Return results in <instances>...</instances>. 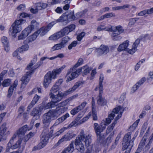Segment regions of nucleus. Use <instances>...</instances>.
Segmentation results:
<instances>
[{
    "mask_svg": "<svg viewBox=\"0 0 153 153\" xmlns=\"http://www.w3.org/2000/svg\"><path fill=\"white\" fill-rule=\"evenodd\" d=\"M114 27H113L111 26H109L106 27V31H111L113 33L115 30H114Z\"/></svg>",
    "mask_w": 153,
    "mask_h": 153,
    "instance_id": "obj_61",
    "label": "nucleus"
},
{
    "mask_svg": "<svg viewBox=\"0 0 153 153\" xmlns=\"http://www.w3.org/2000/svg\"><path fill=\"white\" fill-rule=\"evenodd\" d=\"M61 37L59 32L56 33L50 36L49 39L51 40H56Z\"/></svg>",
    "mask_w": 153,
    "mask_h": 153,
    "instance_id": "obj_31",
    "label": "nucleus"
},
{
    "mask_svg": "<svg viewBox=\"0 0 153 153\" xmlns=\"http://www.w3.org/2000/svg\"><path fill=\"white\" fill-rule=\"evenodd\" d=\"M22 141V139L20 138L15 144H13V143H8L6 149V152H8L10 151V149H13L18 147L21 144Z\"/></svg>",
    "mask_w": 153,
    "mask_h": 153,
    "instance_id": "obj_18",
    "label": "nucleus"
},
{
    "mask_svg": "<svg viewBox=\"0 0 153 153\" xmlns=\"http://www.w3.org/2000/svg\"><path fill=\"white\" fill-rule=\"evenodd\" d=\"M33 29V27L29 26L24 30L22 31L27 36L30 33Z\"/></svg>",
    "mask_w": 153,
    "mask_h": 153,
    "instance_id": "obj_38",
    "label": "nucleus"
},
{
    "mask_svg": "<svg viewBox=\"0 0 153 153\" xmlns=\"http://www.w3.org/2000/svg\"><path fill=\"white\" fill-rule=\"evenodd\" d=\"M81 72L80 69H76V68L72 67L68 70L67 76H68L71 74L70 76H68L67 78L66 81L69 82L77 77L79 75L80 72Z\"/></svg>",
    "mask_w": 153,
    "mask_h": 153,
    "instance_id": "obj_10",
    "label": "nucleus"
},
{
    "mask_svg": "<svg viewBox=\"0 0 153 153\" xmlns=\"http://www.w3.org/2000/svg\"><path fill=\"white\" fill-rule=\"evenodd\" d=\"M27 36L26 34L23 33L22 31V33L18 37V39L19 40L23 39Z\"/></svg>",
    "mask_w": 153,
    "mask_h": 153,
    "instance_id": "obj_55",
    "label": "nucleus"
},
{
    "mask_svg": "<svg viewBox=\"0 0 153 153\" xmlns=\"http://www.w3.org/2000/svg\"><path fill=\"white\" fill-rule=\"evenodd\" d=\"M146 80V78L143 77L138 82L134 85L133 88L132 90L133 92L136 91L138 88Z\"/></svg>",
    "mask_w": 153,
    "mask_h": 153,
    "instance_id": "obj_28",
    "label": "nucleus"
},
{
    "mask_svg": "<svg viewBox=\"0 0 153 153\" xmlns=\"http://www.w3.org/2000/svg\"><path fill=\"white\" fill-rule=\"evenodd\" d=\"M25 22V20L23 19H20L15 21L12 25L13 30L12 33L14 34L13 35L20 32L22 30L21 25Z\"/></svg>",
    "mask_w": 153,
    "mask_h": 153,
    "instance_id": "obj_9",
    "label": "nucleus"
},
{
    "mask_svg": "<svg viewBox=\"0 0 153 153\" xmlns=\"http://www.w3.org/2000/svg\"><path fill=\"white\" fill-rule=\"evenodd\" d=\"M28 48L29 46L28 45H25L19 48L18 49V51L20 53H21L23 51L27 50H28Z\"/></svg>",
    "mask_w": 153,
    "mask_h": 153,
    "instance_id": "obj_43",
    "label": "nucleus"
},
{
    "mask_svg": "<svg viewBox=\"0 0 153 153\" xmlns=\"http://www.w3.org/2000/svg\"><path fill=\"white\" fill-rule=\"evenodd\" d=\"M68 109L67 107H61L49 110L47 113L52 120L56 119Z\"/></svg>",
    "mask_w": 153,
    "mask_h": 153,
    "instance_id": "obj_6",
    "label": "nucleus"
},
{
    "mask_svg": "<svg viewBox=\"0 0 153 153\" xmlns=\"http://www.w3.org/2000/svg\"><path fill=\"white\" fill-rule=\"evenodd\" d=\"M17 136H18L16 132L13 135L8 143H13L14 140L16 139Z\"/></svg>",
    "mask_w": 153,
    "mask_h": 153,
    "instance_id": "obj_63",
    "label": "nucleus"
},
{
    "mask_svg": "<svg viewBox=\"0 0 153 153\" xmlns=\"http://www.w3.org/2000/svg\"><path fill=\"white\" fill-rule=\"evenodd\" d=\"M145 61V60L142 59L140 61L136 64L135 67V70L137 71L140 67V65Z\"/></svg>",
    "mask_w": 153,
    "mask_h": 153,
    "instance_id": "obj_50",
    "label": "nucleus"
},
{
    "mask_svg": "<svg viewBox=\"0 0 153 153\" xmlns=\"http://www.w3.org/2000/svg\"><path fill=\"white\" fill-rule=\"evenodd\" d=\"M7 128L5 123L3 124L0 127V142L2 140L6 139L5 133Z\"/></svg>",
    "mask_w": 153,
    "mask_h": 153,
    "instance_id": "obj_20",
    "label": "nucleus"
},
{
    "mask_svg": "<svg viewBox=\"0 0 153 153\" xmlns=\"http://www.w3.org/2000/svg\"><path fill=\"white\" fill-rule=\"evenodd\" d=\"M63 48H64V46H63L60 43L59 44H56L54 45L51 49V51H53L55 50L61 49Z\"/></svg>",
    "mask_w": 153,
    "mask_h": 153,
    "instance_id": "obj_36",
    "label": "nucleus"
},
{
    "mask_svg": "<svg viewBox=\"0 0 153 153\" xmlns=\"http://www.w3.org/2000/svg\"><path fill=\"white\" fill-rule=\"evenodd\" d=\"M153 140V133L151 135V136L149 137V140H148L149 142H148V143L146 146L145 147V148L146 150H147L149 149L150 147L151 146V144Z\"/></svg>",
    "mask_w": 153,
    "mask_h": 153,
    "instance_id": "obj_35",
    "label": "nucleus"
},
{
    "mask_svg": "<svg viewBox=\"0 0 153 153\" xmlns=\"http://www.w3.org/2000/svg\"><path fill=\"white\" fill-rule=\"evenodd\" d=\"M52 120L47 113H45L43 115L42 122L44 127H47L49 126Z\"/></svg>",
    "mask_w": 153,
    "mask_h": 153,
    "instance_id": "obj_17",
    "label": "nucleus"
},
{
    "mask_svg": "<svg viewBox=\"0 0 153 153\" xmlns=\"http://www.w3.org/2000/svg\"><path fill=\"white\" fill-rule=\"evenodd\" d=\"M121 108V107L119 106L113 109L112 112L109 114L107 118H106V125L111 123V120L113 119L115 116V114H117Z\"/></svg>",
    "mask_w": 153,
    "mask_h": 153,
    "instance_id": "obj_14",
    "label": "nucleus"
},
{
    "mask_svg": "<svg viewBox=\"0 0 153 153\" xmlns=\"http://www.w3.org/2000/svg\"><path fill=\"white\" fill-rule=\"evenodd\" d=\"M64 56L63 54L60 53V54H58V55H57V56H56L52 57L51 58H48V59H49L50 60H53V59H54L57 57L62 58L64 57Z\"/></svg>",
    "mask_w": 153,
    "mask_h": 153,
    "instance_id": "obj_59",
    "label": "nucleus"
},
{
    "mask_svg": "<svg viewBox=\"0 0 153 153\" xmlns=\"http://www.w3.org/2000/svg\"><path fill=\"white\" fill-rule=\"evenodd\" d=\"M40 98V97L39 96L36 94L34 96L32 101L36 104Z\"/></svg>",
    "mask_w": 153,
    "mask_h": 153,
    "instance_id": "obj_54",
    "label": "nucleus"
},
{
    "mask_svg": "<svg viewBox=\"0 0 153 153\" xmlns=\"http://www.w3.org/2000/svg\"><path fill=\"white\" fill-rule=\"evenodd\" d=\"M104 77L103 75L101 74L100 75V77L99 79V85L98 86H97L95 89V91H97L99 89L100 91H103V85H102V82L104 79Z\"/></svg>",
    "mask_w": 153,
    "mask_h": 153,
    "instance_id": "obj_27",
    "label": "nucleus"
},
{
    "mask_svg": "<svg viewBox=\"0 0 153 153\" xmlns=\"http://www.w3.org/2000/svg\"><path fill=\"white\" fill-rule=\"evenodd\" d=\"M94 128L97 136L98 143L102 146L104 147L105 144V135L104 133H101L105 128V121L103 120L100 125L97 123H94Z\"/></svg>",
    "mask_w": 153,
    "mask_h": 153,
    "instance_id": "obj_2",
    "label": "nucleus"
},
{
    "mask_svg": "<svg viewBox=\"0 0 153 153\" xmlns=\"http://www.w3.org/2000/svg\"><path fill=\"white\" fill-rule=\"evenodd\" d=\"M120 34L117 33L116 30L111 35V38L113 40L115 41H120L122 37L120 36Z\"/></svg>",
    "mask_w": 153,
    "mask_h": 153,
    "instance_id": "obj_30",
    "label": "nucleus"
},
{
    "mask_svg": "<svg viewBox=\"0 0 153 153\" xmlns=\"http://www.w3.org/2000/svg\"><path fill=\"white\" fill-rule=\"evenodd\" d=\"M75 136L71 132H69L64 135L62 138L59 139L58 142L55 145L54 147H56L58 146L61 143L64 141H69L71 139Z\"/></svg>",
    "mask_w": 153,
    "mask_h": 153,
    "instance_id": "obj_11",
    "label": "nucleus"
},
{
    "mask_svg": "<svg viewBox=\"0 0 153 153\" xmlns=\"http://www.w3.org/2000/svg\"><path fill=\"white\" fill-rule=\"evenodd\" d=\"M31 129L29 128L27 126L25 125L19 128L16 132L19 137H21L25 135L27 131H29Z\"/></svg>",
    "mask_w": 153,
    "mask_h": 153,
    "instance_id": "obj_21",
    "label": "nucleus"
},
{
    "mask_svg": "<svg viewBox=\"0 0 153 153\" xmlns=\"http://www.w3.org/2000/svg\"><path fill=\"white\" fill-rule=\"evenodd\" d=\"M79 69L81 70V71L82 72L83 75H85L90 71L91 68V67H89L88 65H86Z\"/></svg>",
    "mask_w": 153,
    "mask_h": 153,
    "instance_id": "obj_29",
    "label": "nucleus"
},
{
    "mask_svg": "<svg viewBox=\"0 0 153 153\" xmlns=\"http://www.w3.org/2000/svg\"><path fill=\"white\" fill-rule=\"evenodd\" d=\"M65 67V65H63L58 69L53 70L52 71H48L44 77L43 82L44 86L45 88L48 87L49 84L51 82L52 79H55L56 77V75L60 74Z\"/></svg>",
    "mask_w": 153,
    "mask_h": 153,
    "instance_id": "obj_3",
    "label": "nucleus"
},
{
    "mask_svg": "<svg viewBox=\"0 0 153 153\" xmlns=\"http://www.w3.org/2000/svg\"><path fill=\"white\" fill-rule=\"evenodd\" d=\"M11 80L10 79H4L2 85L4 87H7L10 85V84Z\"/></svg>",
    "mask_w": 153,
    "mask_h": 153,
    "instance_id": "obj_46",
    "label": "nucleus"
},
{
    "mask_svg": "<svg viewBox=\"0 0 153 153\" xmlns=\"http://www.w3.org/2000/svg\"><path fill=\"white\" fill-rule=\"evenodd\" d=\"M66 16L67 20L69 21H71L76 19L75 16L74 15L73 12H71Z\"/></svg>",
    "mask_w": 153,
    "mask_h": 153,
    "instance_id": "obj_37",
    "label": "nucleus"
},
{
    "mask_svg": "<svg viewBox=\"0 0 153 153\" xmlns=\"http://www.w3.org/2000/svg\"><path fill=\"white\" fill-rule=\"evenodd\" d=\"M69 117V114L68 113H67L65 115H63L61 117L57 119L52 127H53L54 126H55L60 123L63 122L67 118Z\"/></svg>",
    "mask_w": 153,
    "mask_h": 153,
    "instance_id": "obj_23",
    "label": "nucleus"
},
{
    "mask_svg": "<svg viewBox=\"0 0 153 153\" xmlns=\"http://www.w3.org/2000/svg\"><path fill=\"white\" fill-rule=\"evenodd\" d=\"M105 51V47L104 45H101L100 48L97 50V52L99 55H101L104 53Z\"/></svg>",
    "mask_w": 153,
    "mask_h": 153,
    "instance_id": "obj_42",
    "label": "nucleus"
},
{
    "mask_svg": "<svg viewBox=\"0 0 153 153\" xmlns=\"http://www.w3.org/2000/svg\"><path fill=\"white\" fill-rule=\"evenodd\" d=\"M20 16L23 18H25L27 17H29L30 18H31L32 16L30 14H27L25 13H22L20 14Z\"/></svg>",
    "mask_w": 153,
    "mask_h": 153,
    "instance_id": "obj_58",
    "label": "nucleus"
},
{
    "mask_svg": "<svg viewBox=\"0 0 153 153\" xmlns=\"http://www.w3.org/2000/svg\"><path fill=\"white\" fill-rule=\"evenodd\" d=\"M102 91H99V99L97 100V103L101 106L104 105L105 103V99L102 97L101 94V92Z\"/></svg>",
    "mask_w": 153,
    "mask_h": 153,
    "instance_id": "obj_32",
    "label": "nucleus"
},
{
    "mask_svg": "<svg viewBox=\"0 0 153 153\" xmlns=\"http://www.w3.org/2000/svg\"><path fill=\"white\" fill-rule=\"evenodd\" d=\"M61 37L63 36L68 34L69 32L68 28L66 27L63 29L61 30L59 32Z\"/></svg>",
    "mask_w": 153,
    "mask_h": 153,
    "instance_id": "obj_34",
    "label": "nucleus"
},
{
    "mask_svg": "<svg viewBox=\"0 0 153 153\" xmlns=\"http://www.w3.org/2000/svg\"><path fill=\"white\" fill-rule=\"evenodd\" d=\"M34 41L31 36H30L26 39L24 41L25 44H27Z\"/></svg>",
    "mask_w": 153,
    "mask_h": 153,
    "instance_id": "obj_62",
    "label": "nucleus"
},
{
    "mask_svg": "<svg viewBox=\"0 0 153 153\" xmlns=\"http://www.w3.org/2000/svg\"><path fill=\"white\" fill-rule=\"evenodd\" d=\"M70 40V38L68 36H66L62 38V41L60 43L63 46H64V47H65V45H66Z\"/></svg>",
    "mask_w": 153,
    "mask_h": 153,
    "instance_id": "obj_40",
    "label": "nucleus"
},
{
    "mask_svg": "<svg viewBox=\"0 0 153 153\" xmlns=\"http://www.w3.org/2000/svg\"><path fill=\"white\" fill-rule=\"evenodd\" d=\"M147 135V134L146 133L145 134L144 136L142 138L140 143V144L142 145L143 146L145 145L146 141L148 139V138L146 136Z\"/></svg>",
    "mask_w": 153,
    "mask_h": 153,
    "instance_id": "obj_48",
    "label": "nucleus"
},
{
    "mask_svg": "<svg viewBox=\"0 0 153 153\" xmlns=\"http://www.w3.org/2000/svg\"><path fill=\"white\" fill-rule=\"evenodd\" d=\"M18 84V81L17 80H16L14 81L13 84L10 86L8 90V94L7 95V97H10L13 94L14 89L16 88Z\"/></svg>",
    "mask_w": 153,
    "mask_h": 153,
    "instance_id": "obj_24",
    "label": "nucleus"
},
{
    "mask_svg": "<svg viewBox=\"0 0 153 153\" xmlns=\"http://www.w3.org/2000/svg\"><path fill=\"white\" fill-rule=\"evenodd\" d=\"M115 125V124L113 123L107 128V130L106 131L108 133H109L111 132L113 130V129Z\"/></svg>",
    "mask_w": 153,
    "mask_h": 153,
    "instance_id": "obj_49",
    "label": "nucleus"
},
{
    "mask_svg": "<svg viewBox=\"0 0 153 153\" xmlns=\"http://www.w3.org/2000/svg\"><path fill=\"white\" fill-rule=\"evenodd\" d=\"M85 33L84 32H82L80 34L78 35L77 37V39L78 40L80 41L82 38L85 36Z\"/></svg>",
    "mask_w": 153,
    "mask_h": 153,
    "instance_id": "obj_52",
    "label": "nucleus"
},
{
    "mask_svg": "<svg viewBox=\"0 0 153 153\" xmlns=\"http://www.w3.org/2000/svg\"><path fill=\"white\" fill-rule=\"evenodd\" d=\"M74 142L72 141L69 146L65 148L62 153H72L74 150Z\"/></svg>",
    "mask_w": 153,
    "mask_h": 153,
    "instance_id": "obj_26",
    "label": "nucleus"
},
{
    "mask_svg": "<svg viewBox=\"0 0 153 153\" xmlns=\"http://www.w3.org/2000/svg\"><path fill=\"white\" fill-rule=\"evenodd\" d=\"M67 17L66 16H62L60 17L59 19H57L56 21H55L56 22V23L57 22H64L67 21Z\"/></svg>",
    "mask_w": 153,
    "mask_h": 153,
    "instance_id": "obj_45",
    "label": "nucleus"
},
{
    "mask_svg": "<svg viewBox=\"0 0 153 153\" xmlns=\"http://www.w3.org/2000/svg\"><path fill=\"white\" fill-rule=\"evenodd\" d=\"M41 141L36 147L37 149H40L44 147L48 143L50 137V134L48 131H44L41 134Z\"/></svg>",
    "mask_w": 153,
    "mask_h": 153,
    "instance_id": "obj_8",
    "label": "nucleus"
},
{
    "mask_svg": "<svg viewBox=\"0 0 153 153\" xmlns=\"http://www.w3.org/2000/svg\"><path fill=\"white\" fill-rule=\"evenodd\" d=\"M77 44L76 41H74L72 42L70 45H69L68 48L69 50L71 49L73 47H75Z\"/></svg>",
    "mask_w": 153,
    "mask_h": 153,
    "instance_id": "obj_53",
    "label": "nucleus"
},
{
    "mask_svg": "<svg viewBox=\"0 0 153 153\" xmlns=\"http://www.w3.org/2000/svg\"><path fill=\"white\" fill-rule=\"evenodd\" d=\"M83 141L86 146H90L91 143V134H85L84 131L81 130L79 134L75 140L74 144L76 148L81 153L84 152L85 148L82 142Z\"/></svg>",
    "mask_w": 153,
    "mask_h": 153,
    "instance_id": "obj_1",
    "label": "nucleus"
},
{
    "mask_svg": "<svg viewBox=\"0 0 153 153\" xmlns=\"http://www.w3.org/2000/svg\"><path fill=\"white\" fill-rule=\"evenodd\" d=\"M81 83L79 82H76L75 83L72 88H69L68 90L65 91L66 94L68 95L74 92L76 89L81 85Z\"/></svg>",
    "mask_w": 153,
    "mask_h": 153,
    "instance_id": "obj_25",
    "label": "nucleus"
},
{
    "mask_svg": "<svg viewBox=\"0 0 153 153\" xmlns=\"http://www.w3.org/2000/svg\"><path fill=\"white\" fill-rule=\"evenodd\" d=\"M136 20L135 19L131 18L130 19V21L128 23V25L131 26L133 25L136 22Z\"/></svg>",
    "mask_w": 153,
    "mask_h": 153,
    "instance_id": "obj_64",
    "label": "nucleus"
},
{
    "mask_svg": "<svg viewBox=\"0 0 153 153\" xmlns=\"http://www.w3.org/2000/svg\"><path fill=\"white\" fill-rule=\"evenodd\" d=\"M78 124H77V122L76 121L74 120L67 127V128H71L75 126Z\"/></svg>",
    "mask_w": 153,
    "mask_h": 153,
    "instance_id": "obj_57",
    "label": "nucleus"
},
{
    "mask_svg": "<svg viewBox=\"0 0 153 153\" xmlns=\"http://www.w3.org/2000/svg\"><path fill=\"white\" fill-rule=\"evenodd\" d=\"M122 113L123 112L120 111V113L115 118L113 122L115 124H116L117 123V120L121 117Z\"/></svg>",
    "mask_w": 153,
    "mask_h": 153,
    "instance_id": "obj_56",
    "label": "nucleus"
},
{
    "mask_svg": "<svg viewBox=\"0 0 153 153\" xmlns=\"http://www.w3.org/2000/svg\"><path fill=\"white\" fill-rule=\"evenodd\" d=\"M43 109V107L40 106L39 107L33 108L32 111L30 113V115L33 116V117H36V120L38 119L41 114V111Z\"/></svg>",
    "mask_w": 153,
    "mask_h": 153,
    "instance_id": "obj_15",
    "label": "nucleus"
},
{
    "mask_svg": "<svg viewBox=\"0 0 153 153\" xmlns=\"http://www.w3.org/2000/svg\"><path fill=\"white\" fill-rule=\"evenodd\" d=\"M114 30L116 31L117 33L120 34L124 32L125 31L123 27L120 25L114 27Z\"/></svg>",
    "mask_w": 153,
    "mask_h": 153,
    "instance_id": "obj_33",
    "label": "nucleus"
},
{
    "mask_svg": "<svg viewBox=\"0 0 153 153\" xmlns=\"http://www.w3.org/2000/svg\"><path fill=\"white\" fill-rule=\"evenodd\" d=\"M67 95V94H66L65 91L64 93L58 92V93L56 95L53 94L49 95L50 98L52 99L51 101L45 105L44 106L45 109L54 107L56 106V103L61 101L63 97Z\"/></svg>",
    "mask_w": 153,
    "mask_h": 153,
    "instance_id": "obj_4",
    "label": "nucleus"
},
{
    "mask_svg": "<svg viewBox=\"0 0 153 153\" xmlns=\"http://www.w3.org/2000/svg\"><path fill=\"white\" fill-rule=\"evenodd\" d=\"M56 22L53 21L49 23L47 27H43L40 28L37 31V33L38 34H40L41 36H44L51 29L52 27L54 25Z\"/></svg>",
    "mask_w": 153,
    "mask_h": 153,
    "instance_id": "obj_13",
    "label": "nucleus"
},
{
    "mask_svg": "<svg viewBox=\"0 0 153 153\" xmlns=\"http://www.w3.org/2000/svg\"><path fill=\"white\" fill-rule=\"evenodd\" d=\"M26 71H27L26 69ZM26 71V74L21 78V80L23 83L27 84L29 81L30 75L32 74L33 72L30 70H27Z\"/></svg>",
    "mask_w": 153,
    "mask_h": 153,
    "instance_id": "obj_22",
    "label": "nucleus"
},
{
    "mask_svg": "<svg viewBox=\"0 0 153 153\" xmlns=\"http://www.w3.org/2000/svg\"><path fill=\"white\" fill-rule=\"evenodd\" d=\"M87 10H85L83 11L78 12L75 15L76 19H77L81 17L84 14L87 12Z\"/></svg>",
    "mask_w": 153,
    "mask_h": 153,
    "instance_id": "obj_44",
    "label": "nucleus"
},
{
    "mask_svg": "<svg viewBox=\"0 0 153 153\" xmlns=\"http://www.w3.org/2000/svg\"><path fill=\"white\" fill-rule=\"evenodd\" d=\"M1 42L4 45L9 44V41L7 38L5 36H3L1 38Z\"/></svg>",
    "mask_w": 153,
    "mask_h": 153,
    "instance_id": "obj_51",
    "label": "nucleus"
},
{
    "mask_svg": "<svg viewBox=\"0 0 153 153\" xmlns=\"http://www.w3.org/2000/svg\"><path fill=\"white\" fill-rule=\"evenodd\" d=\"M48 58H48L47 57H42L40 59V61L38 62L35 65L33 66V65L35 64L37 61V56L36 55L35 56H34L33 60L31 61V62L27 66L26 70H30L33 72L34 70L36 69L39 67L40 66L43 64V62L42 61L46 59H48Z\"/></svg>",
    "mask_w": 153,
    "mask_h": 153,
    "instance_id": "obj_7",
    "label": "nucleus"
},
{
    "mask_svg": "<svg viewBox=\"0 0 153 153\" xmlns=\"http://www.w3.org/2000/svg\"><path fill=\"white\" fill-rule=\"evenodd\" d=\"M37 9L39 10L45 8L47 6V4L44 3H39L37 4Z\"/></svg>",
    "mask_w": 153,
    "mask_h": 153,
    "instance_id": "obj_39",
    "label": "nucleus"
},
{
    "mask_svg": "<svg viewBox=\"0 0 153 153\" xmlns=\"http://www.w3.org/2000/svg\"><path fill=\"white\" fill-rule=\"evenodd\" d=\"M83 62V60L82 58H80L79 59L77 62L73 66L75 68H77L79 66L81 65Z\"/></svg>",
    "mask_w": 153,
    "mask_h": 153,
    "instance_id": "obj_47",
    "label": "nucleus"
},
{
    "mask_svg": "<svg viewBox=\"0 0 153 153\" xmlns=\"http://www.w3.org/2000/svg\"><path fill=\"white\" fill-rule=\"evenodd\" d=\"M25 5L24 4H20L17 7L16 9L19 11L23 10H25Z\"/></svg>",
    "mask_w": 153,
    "mask_h": 153,
    "instance_id": "obj_60",
    "label": "nucleus"
},
{
    "mask_svg": "<svg viewBox=\"0 0 153 153\" xmlns=\"http://www.w3.org/2000/svg\"><path fill=\"white\" fill-rule=\"evenodd\" d=\"M133 146L132 142L130 143V144L129 145L126 146V147H124V146H123L122 149L123 150H126L125 153H129L130 150Z\"/></svg>",
    "mask_w": 153,
    "mask_h": 153,
    "instance_id": "obj_41",
    "label": "nucleus"
},
{
    "mask_svg": "<svg viewBox=\"0 0 153 153\" xmlns=\"http://www.w3.org/2000/svg\"><path fill=\"white\" fill-rule=\"evenodd\" d=\"M87 104V103L85 101L82 102L80 105L74 108L71 111V114L73 115H75L79 111L82 110Z\"/></svg>",
    "mask_w": 153,
    "mask_h": 153,
    "instance_id": "obj_16",
    "label": "nucleus"
},
{
    "mask_svg": "<svg viewBox=\"0 0 153 153\" xmlns=\"http://www.w3.org/2000/svg\"><path fill=\"white\" fill-rule=\"evenodd\" d=\"M63 82L62 79L58 80L51 88L50 92L49 95L55 94V93H58L60 92L59 90L60 89V86Z\"/></svg>",
    "mask_w": 153,
    "mask_h": 153,
    "instance_id": "obj_12",
    "label": "nucleus"
},
{
    "mask_svg": "<svg viewBox=\"0 0 153 153\" xmlns=\"http://www.w3.org/2000/svg\"><path fill=\"white\" fill-rule=\"evenodd\" d=\"M131 132H128L126 134L124 137L123 142V144L124 147H126V146L129 145L130 144V143L132 141H131ZM133 146V143H132Z\"/></svg>",
    "mask_w": 153,
    "mask_h": 153,
    "instance_id": "obj_19",
    "label": "nucleus"
},
{
    "mask_svg": "<svg viewBox=\"0 0 153 153\" xmlns=\"http://www.w3.org/2000/svg\"><path fill=\"white\" fill-rule=\"evenodd\" d=\"M140 42L139 39H137L134 43L132 45L131 49H129L127 48L129 44V41L128 40H126L123 43L120 44L118 47L117 50L119 51H121L123 50H125L130 54H133L136 51V49Z\"/></svg>",
    "mask_w": 153,
    "mask_h": 153,
    "instance_id": "obj_5",
    "label": "nucleus"
}]
</instances>
